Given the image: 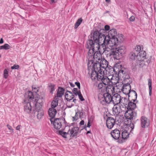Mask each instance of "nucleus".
Wrapping results in <instances>:
<instances>
[{
    "label": "nucleus",
    "mask_w": 156,
    "mask_h": 156,
    "mask_svg": "<svg viewBox=\"0 0 156 156\" xmlns=\"http://www.w3.org/2000/svg\"><path fill=\"white\" fill-rule=\"evenodd\" d=\"M118 37L109 38L107 36L106 44L107 47H115L119 43L123 40L122 35L120 34ZM109 52L110 55H112L115 59H119L122 55L126 52V48L124 46H121L118 48H113Z\"/></svg>",
    "instance_id": "f257e3e1"
},
{
    "label": "nucleus",
    "mask_w": 156,
    "mask_h": 156,
    "mask_svg": "<svg viewBox=\"0 0 156 156\" xmlns=\"http://www.w3.org/2000/svg\"><path fill=\"white\" fill-rule=\"evenodd\" d=\"M102 76H100V78H98L99 81H101L104 85L106 86V90L110 92V91L113 92L114 91V87L112 85H111L110 83H111V79L106 76H105L104 73Z\"/></svg>",
    "instance_id": "f03ea898"
},
{
    "label": "nucleus",
    "mask_w": 156,
    "mask_h": 156,
    "mask_svg": "<svg viewBox=\"0 0 156 156\" xmlns=\"http://www.w3.org/2000/svg\"><path fill=\"white\" fill-rule=\"evenodd\" d=\"M125 111L124 116L126 118L125 122H126V125L131 128V131L133 130L134 128V126L133 123V111L131 110H128Z\"/></svg>",
    "instance_id": "7ed1b4c3"
},
{
    "label": "nucleus",
    "mask_w": 156,
    "mask_h": 156,
    "mask_svg": "<svg viewBox=\"0 0 156 156\" xmlns=\"http://www.w3.org/2000/svg\"><path fill=\"white\" fill-rule=\"evenodd\" d=\"M66 124L65 119H56L53 122L54 127L56 129H59L62 128L64 130L67 126Z\"/></svg>",
    "instance_id": "20e7f679"
},
{
    "label": "nucleus",
    "mask_w": 156,
    "mask_h": 156,
    "mask_svg": "<svg viewBox=\"0 0 156 156\" xmlns=\"http://www.w3.org/2000/svg\"><path fill=\"white\" fill-rule=\"evenodd\" d=\"M112 96L108 93H104L103 97L100 101V103L103 105H106V104L112 103Z\"/></svg>",
    "instance_id": "39448f33"
},
{
    "label": "nucleus",
    "mask_w": 156,
    "mask_h": 156,
    "mask_svg": "<svg viewBox=\"0 0 156 156\" xmlns=\"http://www.w3.org/2000/svg\"><path fill=\"white\" fill-rule=\"evenodd\" d=\"M119 105H114L112 108L114 114L118 115L119 113H122L126 111L125 107Z\"/></svg>",
    "instance_id": "423d86ee"
},
{
    "label": "nucleus",
    "mask_w": 156,
    "mask_h": 156,
    "mask_svg": "<svg viewBox=\"0 0 156 156\" xmlns=\"http://www.w3.org/2000/svg\"><path fill=\"white\" fill-rule=\"evenodd\" d=\"M94 42L92 39L89 40L87 42L86 47L87 48H92L94 50H98V48L99 47L100 44L98 42Z\"/></svg>",
    "instance_id": "0eeeda50"
},
{
    "label": "nucleus",
    "mask_w": 156,
    "mask_h": 156,
    "mask_svg": "<svg viewBox=\"0 0 156 156\" xmlns=\"http://www.w3.org/2000/svg\"><path fill=\"white\" fill-rule=\"evenodd\" d=\"M34 108H35L34 106L32 105L30 102H25L24 103V111L25 112L27 113H31Z\"/></svg>",
    "instance_id": "6e6552de"
},
{
    "label": "nucleus",
    "mask_w": 156,
    "mask_h": 156,
    "mask_svg": "<svg viewBox=\"0 0 156 156\" xmlns=\"http://www.w3.org/2000/svg\"><path fill=\"white\" fill-rule=\"evenodd\" d=\"M42 102V98L40 97H35V98L34 99V100L32 101V103L35 108L39 107H41Z\"/></svg>",
    "instance_id": "1a4fd4ad"
},
{
    "label": "nucleus",
    "mask_w": 156,
    "mask_h": 156,
    "mask_svg": "<svg viewBox=\"0 0 156 156\" xmlns=\"http://www.w3.org/2000/svg\"><path fill=\"white\" fill-rule=\"evenodd\" d=\"M115 123V120L113 118L109 117L107 118L106 126L108 128L111 129L114 126Z\"/></svg>",
    "instance_id": "9d476101"
},
{
    "label": "nucleus",
    "mask_w": 156,
    "mask_h": 156,
    "mask_svg": "<svg viewBox=\"0 0 156 156\" xmlns=\"http://www.w3.org/2000/svg\"><path fill=\"white\" fill-rule=\"evenodd\" d=\"M121 97L118 93L115 94L112 96V103L114 105H118L120 102Z\"/></svg>",
    "instance_id": "9b49d317"
},
{
    "label": "nucleus",
    "mask_w": 156,
    "mask_h": 156,
    "mask_svg": "<svg viewBox=\"0 0 156 156\" xmlns=\"http://www.w3.org/2000/svg\"><path fill=\"white\" fill-rule=\"evenodd\" d=\"M94 71L100 73H104V70L101 68L99 62H94L93 65Z\"/></svg>",
    "instance_id": "f8f14e48"
},
{
    "label": "nucleus",
    "mask_w": 156,
    "mask_h": 156,
    "mask_svg": "<svg viewBox=\"0 0 156 156\" xmlns=\"http://www.w3.org/2000/svg\"><path fill=\"white\" fill-rule=\"evenodd\" d=\"M141 125L142 127L145 128L147 127L150 125L148 119L145 116H142L141 119Z\"/></svg>",
    "instance_id": "ddd939ff"
},
{
    "label": "nucleus",
    "mask_w": 156,
    "mask_h": 156,
    "mask_svg": "<svg viewBox=\"0 0 156 156\" xmlns=\"http://www.w3.org/2000/svg\"><path fill=\"white\" fill-rule=\"evenodd\" d=\"M111 134V136L115 139H118L120 136V131L117 129H115L112 130Z\"/></svg>",
    "instance_id": "4468645a"
},
{
    "label": "nucleus",
    "mask_w": 156,
    "mask_h": 156,
    "mask_svg": "<svg viewBox=\"0 0 156 156\" xmlns=\"http://www.w3.org/2000/svg\"><path fill=\"white\" fill-rule=\"evenodd\" d=\"M34 112L35 111L37 112V117L38 119H41L44 115L43 111L41 107H37L36 108H34L33 109Z\"/></svg>",
    "instance_id": "2eb2a0df"
},
{
    "label": "nucleus",
    "mask_w": 156,
    "mask_h": 156,
    "mask_svg": "<svg viewBox=\"0 0 156 156\" xmlns=\"http://www.w3.org/2000/svg\"><path fill=\"white\" fill-rule=\"evenodd\" d=\"M122 92L126 94H128L131 91V87L130 84L129 83L125 84L123 86Z\"/></svg>",
    "instance_id": "dca6fc26"
},
{
    "label": "nucleus",
    "mask_w": 156,
    "mask_h": 156,
    "mask_svg": "<svg viewBox=\"0 0 156 156\" xmlns=\"http://www.w3.org/2000/svg\"><path fill=\"white\" fill-rule=\"evenodd\" d=\"M106 36H105L104 34L100 33L99 37H98V42L100 44H106Z\"/></svg>",
    "instance_id": "f3484780"
},
{
    "label": "nucleus",
    "mask_w": 156,
    "mask_h": 156,
    "mask_svg": "<svg viewBox=\"0 0 156 156\" xmlns=\"http://www.w3.org/2000/svg\"><path fill=\"white\" fill-rule=\"evenodd\" d=\"M103 75V73H98L95 71H93L91 74V78L92 80H96L99 81L98 78H100V76Z\"/></svg>",
    "instance_id": "a211bd4d"
},
{
    "label": "nucleus",
    "mask_w": 156,
    "mask_h": 156,
    "mask_svg": "<svg viewBox=\"0 0 156 156\" xmlns=\"http://www.w3.org/2000/svg\"><path fill=\"white\" fill-rule=\"evenodd\" d=\"M128 94L129 99H131L130 100L133 101H135L136 100L137 94L134 90H131Z\"/></svg>",
    "instance_id": "6ab92c4d"
},
{
    "label": "nucleus",
    "mask_w": 156,
    "mask_h": 156,
    "mask_svg": "<svg viewBox=\"0 0 156 156\" xmlns=\"http://www.w3.org/2000/svg\"><path fill=\"white\" fill-rule=\"evenodd\" d=\"M100 65L102 69H104L107 71L108 66V62L105 59H102L101 60L100 62Z\"/></svg>",
    "instance_id": "aec40b11"
},
{
    "label": "nucleus",
    "mask_w": 156,
    "mask_h": 156,
    "mask_svg": "<svg viewBox=\"0 0 156 156\" xmlns=\"http://www.w3.org/2000/svg\"><path fill=\"white\" fill-rule=\"evenodd\" d=\"M109 38L118 37L117 35V32L115 29H112L108 32V35L106 36Z\"/></svg>",
    "instance_id": "412c9836"
},
{
    "label": "nucleus",
    "mask_w": 156,
    "mask_h": 156,
    "mask_svg": "<svg viewBox=\"0 0 156 156\" xmlns=\"http://www.w3.org/2000/svg\"><path fill=\"white\" fill-rule=\"evenodd\" d=\"M129 99H128L127 98H126L122 97L121 98V100H120V102L119 104L118 105H123L125 107V108L126 110V108L127 105L129 103Z\"/></svg>",
    "instance_id": "4be33fe9"
},
{
    "label": "nucleus",
    "mask_w": 156,
    "mask_h": 156,
    "mask_svg": "<svg viewBox=\"0 0 156 156\" xmlns=\"http://www.w3.org/2000/svg\"><path fill=\"white\" fill-rule=\"evenodd\" d=\"M101 55L100 53H99L97 52H94V54L92 56V58H93L94 61L96 62H99L98 61L101 60Z\"/></svg>",
    "instance_id": "5701e85b"
},
{
    "label": "nucleus",
    "mask_w": 156,
    "mask_h": 156,
    "mask_svg": "<svg viewBox=\"0 0 156 156\" xmlns=\"http://www.w3.org/2000/svg\"><path fill=\"white\" fill-rule=\"evenodd\" d=\"M48 115L50 117L53 118L54 117L55 115L57 113L56 110L54 108H51L48 110Z\"/></svg>",
    "instance_id": "b1692460"
},
{
    "label": "nucleus",
    "mask_w": 156,
    "mask_h": 156,
    "mask_svg": "<svg viewBox=\"0 0 156 156\" xmlns=\"http://www.w3.org/2000/svg\"><path fill=\"white\" fill-rule=\"evenodd\" d=\"M79 129L77 127H74L70 131V137L71 138L73 137L77 134L78 133Z\"/></svg>",
    "instance_id": "393cba45"
},
{
    "label": "nucleus",
    "mask_w": 156,
    "mask_h": 156,
    "mask_svg": "<svg viewBox=\"0 0 156 156\" xmlns=\"http://www.w3.org/2000/svg\"><path fill=\"white\" fill-rule=\"evenodd\" d=\"M138 54L139 57H138L137 60L139 61L143 60L146 55V52L144 51H142L139 52Z\"/></svg>",
    "instance_id": "a878e982"
},
{
    "label": "nucleus",
    "mask_w": 156,
    "mask_h": 156,
    "mask_svg": "<svg viewBox=\"0 0 156 156\" xmlns=\"http://www.w3.org/2000/svg\"><path fill=\"white\" fill-rule=\"evenodd\" d=\"M136 106V105L135 103L132 102L129 100V103L127 105L126 110H128V109H129V110H133L135 108Z\"/></svg>",
    "instance_id": "bb28decb"
},
{
    "label": "nucleus",
    "mask_w": 156,
    "mask_h": 156,
    "mask_svg": "<svg viewBox=\"0 0 156 156\" xmlns=\"http://www.w3.org/2000/svg\"><path fill=\"white\" fill-rule=\"evenodd\" d=\"M100 34V33L97 30L94 31L93 34V39L94 42H96L97 43L98 42V39Z\"/></svg>",
    "instance_id": "cd10ccee"
},
{
    "label": "nucleus",
    "mask_w": 156,
    "mask_h": 156,
    "mask_svg": "<svg viewBox=\"0 0 156 156\" xmlns=\"http://www.w3.org/2000/svg\"><path fill=\"white\" fill-rule=\"evenodd\" d=\"M119 80L118 77L113 76L111 79V83L112 84H117L119 83Z\"/></svg>",
    "instance_id": "c85d7f7f"
},
{
    "label": "nucleus",
    "mask_w": 156,
    "mask_h": 156,
    "mask_svg": "<svg viewBox=\"0 0 156 156\" xmlns=\"http://www.w3.org/2000/svg\"><path fill=\"white\" fill-rule=\"evenodd\" d=\"M25 97L28 99H34V96L33 93L30 91L27 92L25 94Z\"/></svg>",
    "instance_id": "c756f323"
},
{
    "label": "nucleus",
    "mask_w": 156,
    "mask_h": 156,
    "mask_svg": "<svg viewBox=\"0 0 156 156\" xmlns=\"http://www.w3.org/2000/svg\"><path fill=\"white\" fill-rule=\"evenodd\" d=\"M104 44H100L99 46V47L98 48V50L99 51L100 53L101 54H103L105 52V45Z\"/></svg>",
    "instance_id": "7c9ffc66"
},
{
    "label": "nucleus",
    "mask_w": 156,
    "mask_h": 156,
    "mask_svg": "<svg viewBox=\"0 0 156 156\" xmlns=\"http://www.w3.org/2000/svg\"><path fill=\"white\" fill-rule=\"evenodd\" d=\"M64 93V90L61 87H59L58 88V91L57 92V96L58 97H61L63 94Z\"/></svg>",
    "instance_id": "2f4dec72"
},
{
    "label": "nucleus",
    "mask_w": 156,
    "mask_h": 156,
    "mask_svg": "<svg viewBox=\"0 0 156 156\" xmlns=\"http://www.w3.org/2000/svg\"><path fill=\"white\" fill-rule=\"evenodd\" d=\"M138 57L139 56L138 54L133 51L132 52H131L129 54V57L132 60L135 59L136 58L137 59Z\"/></svg>",
    "instance_id": "473e14b6"
},
{
    "label": "nucleus",
    "mask_w": 156,
    "mask_h": 156,
    "mask_svg": "<svg viewBox=\"0 0 156 156\" xmlns=\"http://www.w3.org/2000/svg\"><path fill=\"white\" fill-rule=\"evenodd\" d=\"M129 134L126 131H123L122 134V137L123 139L125 140L129 136Z\"/></svg>",
    "instance_id": "72a5a7b5"
},
{
    "label": "nucleus",
    "mask_w": 156,
    "mask_h": 156,
    "mask_svg": "<svg viewBox=\"0 0 156 156\" xmlns=\"http://www.w3.org/2000/svg\"><path fill=\"white\" fill-rule=\"evenodd\" d=\"M48 89L50 90V92L51 93H52L53 91L55 90V84L51 83H49L48 84Z\"/></svg>",
    "instance_id": "f704fd0d"
},
{
    "label": "nucleus",
    "mask_w": 156,
    "mask_h": 156,
    "mask_svg": "<svg viewBox=\"0 0 156 156\" xmlns=\"http://www.w3.org/2000/svg\"><path fill=\"white\" fill-rule=\"evenodd\" d=\"M11 48L10 46L7 44H5L4 45L0 46V50H8Z\"/></svg>",
    "instance_id": "c9c22d12"
},
{
    "label": "nucleus",
    "mask_w": 156,
    "mask_h": 156,
    "mask_svg": "<svg viewBox=\"0 0 156 156\" xmlns=\"http://www.w3.org/2000/svg\"><path fill=\"white\" fill-rule=\"evenodd\" d=\"M58 105V100L55 99L52 102L51 104V108H54L56 107Z\"/></svg>",
    "instance_id": "e433bc0d"
},
{
    "label": "nucleus",
    "mask_w": 156,
    "mask_h": 156,
    "mask_svg": "<svg viewBox=\"0 0 156 156\" xmlns=\"http://www.w3.org/2000/svg\"><path fill=\"white\" fill-rule=\"evenodd\" d=\"M83 21V20L82 18H80L79 19L76 23H75V28L76 29L80 25V24L81 23L82 21Z\"/></svg>",
    "instance_id": "4c0bfd02"
},
{
    "label": "nucleus",
    "mask_w": 156,
    "mask_h": 156,
    "mask_svg": "<svg viewBox=\"0 0 156 156\" xmlns=\"http://www.w3.org/2000/svg\"><path fill=\"white\" fill-rule=\"evenodd\" d=\"M9 76V69H5L4 71L3 77L5 79L7 78Z\"/></svg>",
    "instance_id": "58836bf2"
},
{
    "label": "nucleus",
    "mask_w": 156,
    "mask_h": 156,
    "mask_svg": "<svg viewBox=\"0 0 156 156\" xmlns=\"http://www.w3.org/2000/svg\"><path fill=\"white\" fill-rule=\"evenodd\" d=\"M103 83L102 82V83H99V84L98 85V89H102L101 90H105L106 88V86H103Z\"/></svg>",
    "instance_id": "ea45409f"
},
{
    "label": "nucleus",
    "mask_w": 156,
    "mask_h": 156,
    "mask_svg": "<svg viewBox=\"0 0 156 156\" xmlns=\"http://www.w3.org/2000/svg\"><path fill=\"white\" fill-rule=\"evenodd\" d=\"M140 50L141 47L139 45H137L134 48L133 51L138 54V52H139Z\"/></svg>",
    "instance_id": "a19ab883"
},
{
    "label": "nucleus",
    "mask_w": 156,
    "mask_h": 156,
    "mask_svg": "<svg viewBox=\"0 0 156 156\" xmlns=\"http://www.w3.org/2000/svg\"><path fill=\"white\" fill-rule=\"evenodd\" d=\"M89 48L90 49H89L88 52V55L91 57V58H92V56L94 53V50L92 48Z\"/></svg>",
    "instance_id": "79ce46f5"
},
{
    "label": "nucleus",
    "mask_w": 156,
    "mask_h": 156,
    "mask_svg": "<svg viewBox=\"0 0 156 156\" xmlns=\"http://www.w3.org/2000/svg\"><path fill=\"white\" fill-rule=\"evenodd\" d=\"M59 133L61 135H62L63 137L66 138H67V136L68 134V133L66 132H64L62 131H59Z\"/></svg>",
    "instance_id": "37998d69"
},
{
    "label": "nucleus",
    "mask_w": 156,
    "mask_h": 156,
    "mask_svg": "<svg viewBox=\"0 0 156 156\" xmlns=\"http://www.w3.org/2000/svg\"><path fill=\"white\" fill-rule=\"evenodd\" d=\"M32 90L34 92L37 93L38 91L39 88L35 85H33L32 86Z\"/></svg>",
    "instance_id": "c03bdc74"
},
{
    "label": "nucleus",
    "mask_w": 156,
    "mask_h": 156,
    "mask_svg": "<svg viewBox=\"0 0 156 156\" xmlns=\"http://www.w3.org/2000/svg\"><path fill=\"white\" fill-rule=\"evenodd\" d=\"M77 92V95H78L79 99L81 101H83L84 100V99L83 98L82 94L81 93L80 91H79V92Z\"/></svg>",
    "instance_id": "a18cd8bd"
},
{
    "label": "nucleus",
    "mask_w": 156,
    "mask_h": 156,
    "mask_svg": "<svg viewBox=\"0 0 156 156\" xmlns=\"http://www.w3.org/2000/svg\"><path fill=\"white\" fill-rule=\"evenodd\" d=\"M19 68V66L18 65H14L11 67L12 69H18Z\"/></svg>",
    "instance_id": "49530a36"
},
{
    "label": "nucleus",
    "mask_w": 156,
    "mask_h": 156,
    "mask_svg": "<svg viewBox=\"0 0 156 156\" xmlns=\"http://www.w3.org/2000/svg\"><path fill=\"white\" fill-rule=\"evenodd\" d=\"M148 86L149 87V88H152V87H151V80L149 79H148Z\"/></svg>",
    "instance_id": "de8ad7c7"
},
{
    "label": "nucleus",
    "mask_w": 156,
    "mask_h": 156,
    "mask_svg": "<svg viewBox=\"0 0 156 156\" xmlns=\"http://www.w3.org/2000/svg\"><path fill=\"white\" fill-rule=\"evenodd\" d=\"M7 126L9 129L12 131V132H13V129H12V127L11 126H10L9 124H7Z\"/></svg>",
    "instance_id": "09e8293b"
},
{
    "label": "nucleus",
    "mask_w": 156,
    "mask_h": 156,
    "mask_svg": "<svg viewBox=\"0 0 156 156\" xmlns=\"http://www.w3.org/2000/svg\"><path fill=\"white\" fill-rule=\"evenodd\" d=\"M106 45H105V48H104L105 50V53H106L107 52L109 51L110 50L109 48L106 47Z\"/></svg>",
    "instance_id": "8fccbe9b"
},
{
    "label": "nucleus",
    "mask_w": 156,
    "mask_h": 156,
    "mask_svg": "<svg viewBox=\"0 0 156 156\" xmlns=\"http://www.w3.org/2000/svg\"><path fill=\"white\" fill-rule=\"evenodd\" d=\"M105 29L106 30H108L110 29V27L108 25H105Z\"/></svg>",
    "instance_id": "3c124183"
},
{
    "label": "nucleus",
    "mask_w": 156,
    "mask_h": 156,
    "mask_svg": "<svg viewBox=\"0 0 156 156\" xmlns=\"http://www.w3.org/2000/svg\"><path fill=\"white\" fill-rule=\"evenodd\" d=\"M129 20L131 21H133L135 20V17L133 16H131L129 18Z\"/></svg>",
    "instance_id": "603ef678"
},
{
    "label": "nucleus",
    "mask_w": 156,
    "mask_h": 156,
    "mask_svg": "<svg viewBox=\"0 0 156 156\" xmlns=\"http://www.w3.org/2000/svg\"><path fill=\"white\" fill-rule=\"evenodd\" d=\"M75 84L78 87L79 89L80 88V83L76 82L75 83Z\"/></svg>",
    "instance_id": "864d4df0"
},
{
    "label": "nucleus",
    "mask_w": 156,
    "mask_h": 156,
    "mask_svg": "<svg viewBox=\"0 0 156 156\" xmlns=\"http://www.w3.org/2000/svg\"><path fill=\"white\" fill-rule=\"evenodd\" d=\"M77 89L76 88H74L73 89V91L74 92V93L76 95L77 94V92H78L77 91Z\"/></svg>",
    "instance_id": "5fc2aeb1"
},
{
    "label": "nucleus",
    "mask_w": 156,
    "mask_h": 156,
    "mask_svg": "<svg viewBox=\"0 0 156 156\" xmlns=\"http://www.w3.org/2000/svg\"><path fill=\"white\" fill-rule=\"evenodd\" d=\"M67 92H66L65 93V98H66V100L67 101H68V94L67 93Z\"/></svg>",
    "instance_id": "6e6d98bb"
},
{
    "label": "nucleus",
    "mask_w": 156,
    "mask_h": 156,
    "mask_svg": "<svg viewBox=\"0 0 156 156\" xmlns=\"http://www.w3.org/2000/svg\"><path fill=\"white\" fill-rule=\"evenodd\" d=\"M21 126L18 125L16 127V129L17 130H20Z\"/></svg>",
    "instance_id": "4d7b16f0"
},
{
    "label": "nucleus",
    "mask_w": 156,
    "mask_h": 156,
    "mask_svg": "<svg viewBox=\"0 0 156 156\" xmlns=\"http://www.w3.org/2000/svg\"><path fill=\"white\" fill-rule=\"evenodd\" d=\"M119 73H122V74H125V72L123 70L121 69L119 71Z\"/></svg>",
    "instance_id": "13d9d810"
},
{
    "label": "nucleus",
    "mask_w": 156,
    "mask_h": 156,
    "mask_svg": "<svg viewBox=\"0 0 156 156\" xmlns=\"http://www.w3.org/2000/svg\"><path fill=\"white\" fill-rule=\"evenodd\" d=\"M90 120H88V123H87V127H89L90 126Z\"/></svg>",
    "instance_id": "bf43d9fd"
},
{
    "label": "nucleus",
    "mask_w": 156,
    "mask_h": 156,
    "mask_svg": "<svg viewBox=\"0 0 156 156\" xmlns=\"http://www.w3.org/2000/svg\"><path fill=\"white\" fill-rule=\"evenodd\" d=\"M84 121L82 120L80 122V125H83L84 124Z\"/></svg>",
    "instance_id": "052dcab7"
},
{
    "label": "nucleus",
    "mask_w": 156,
    "mask_h": 156,
    "mask_svg": "<svg viewBox=\"0 0 156 156\" xmlns=\"http://www.w3.org/2000/svg\"><path fill=\"white\" fill-rule=\"evenodd\" d=\"M123 141H124L122 140H120V139H119L118 141V142L120 144L122 143Z\"/></svg>",
    "instance_id": "680f3d73"
},
{
    "label": "nucleus",
    "mask_w": 156,
    "mask_h": 156,
    "mask_svg": "<svg viewBox=\"0 0 156 156\" xmlns=\"http://www.w3.org/2000/svg\"><path fill=\"white\" fill-rule=\"evenodd\" d=\"M77 112H76V113L75 116V117H73V119L74 120H76L78 118H76V115L77 114Z\"/></svg>",
    "instance_id": "e2e57ef3"
},
{
    "label": "nucleus",
    "mask_w": 156,
    "mask_h": 156,
    "mask_svg": "<svg viewBox=\"0 0 156 156\" xmlns=\"http://www.w3.org/2000/svg\"><path fill=\"white\" fill-rule=\"evenodd\" d=\"M3 42L4 41L3 39L2 38H1L0 40V44H2L3 43Z\"/></svg>",
    "instance_id": "0e129e2a"
},
{
    "label": "nucleus",
    "mask_w": 156,
    "mask_h": 156,
    "mask_svg": "<svg viewBox=\"0 0 156 156\" xmlns=\"http://www.w3.org/2000/svg\"><path fill=\"white\" fill-rule=\"evenodd\" d=\"M149 95L151 96L152 94V88H149Z\"/></svg>",
    "instance_id": "69168bd1"
},
{
    "label": "nucleus",
    "mask_w": 156,
    "mask_h": 156,
    "mask_svg": "<svg viewBox=\"0 0 156 156\" xmlns=\"http://www.w3.org/2000/svg\"><path fill=\"white\" fill-rule=\"evenodd\" d=\"M70 85L72 87H73L74 86V85L72 83H70Z\"/></svg>",
    "instance_id": "338daca9"
},
{
    "label": "nucleus",
    "mask_w": 156,
    "mask_h": 156,
    "mask_svg": "<svg viewBox=\"0 0 156 156\" xmlns=\"http://www.w3.org/2000/svg\"><path fill=\"white\" fill-rule=\"evenodd\" d=\"M105 1L107 2H110V0H105Z\"/></svg>",
    "instance_id": "774afa93"
}]
</instances>
